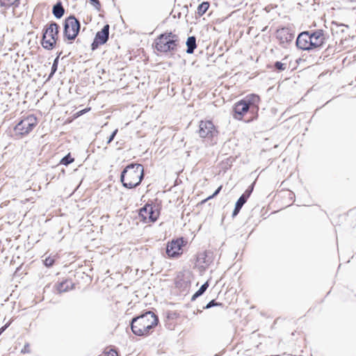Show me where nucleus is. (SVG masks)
I'll return each mask as SVG.
<instances>
[{"label": "nucleus", "instance_id": "nucleus-14", "mask_svg": "<svg viewBox=\"0 0 356 356\" xmlns=\"http://www.w3.org/2000/svg\"><path fill=\"white\" fill-rule=\"evenodd\" d=\"M249 110H250V108L243 102V100L238 102L235 104L234 107V118L237 120H241L243 115Z\"/></svg>", "mask_w": 356, "mask_h": 356}, {"label": "nucleus", "instance_id": "nucleus-32", "mask_svg": "<svg viewBox=\"0 0 356 356\" xmlns=\"http://www.w3.org/2000/svg\"><path fill=\"white\" fill-rule=\"evenodd\" d=\"M91 1V3L97 8L99 9L100 8V3L99 0H90Z\"/></svg>", "mask_w": 356, "mask_h": 356}, {"label": "nucleus", "instance_id": "nucleus-31", "mask_svg": "<svg viewBox=\"0 0 356 356\" xmlns=\"http://www.w3.org/2000/svg\"><path fill=\"white\" fill-rule=\"evenodd\" d=\"M117 133H118V129H115V131L111 134V135L110 136V137L108 138V140H107V144L111 143L113 140V139H114L115 136H116Z\"/></svg>", "mask_w": 356, "mask_h": 356}, {"label": "nucleus", "instance_id": "nucleus-4", "mask_svg": "<svg viewBox=\"0 0 356 356\" xmlns=\"http://www.w3.org/2000/svg\"><path fill=\"white\" fill-rule=\"evenodd\" d=\"M58 28L59 26L56 22L51 23L46 28L42 40V45L44 49L50 50L54 48L58 34Z\"/></svg>", "mask_w": 356, "mask_h": 356}, {"label": "nucleus", "instance_id": "nucleus-12", "mask_svg": "<svg viewBox=\"0 0 356 356\" xmlns=\"http://www.w3.org/2000/svg\"><path fill=\"white\" fill-rule=\"evenodd\" d=\"M296 46L302 50L309 51L312 49L309 31L300 33L296 40Z\"/></svg>", "mask_w": 356, "mask_h": 356}, {"label": "nucleus", "instance_id": "nucleus-3", "mask_svg": "<svg viewBox=\"0 0 356 356\" xmlns=\"http://www.w3.org/2000/svg\"><path fill=\"white\" fill-rule=\"evenodd\" d=\"M178 36L172 33L161 34L155 40V49L161 53H167L176 50L178 45Z\"/></svg>", "mask_w": 356, "mask_h": 356}, {"label": "nucleus", "instance_id": "nucleus-21", "mask_svg": "<svg viewBox=\"0 0 356 356\" xmlns=\"http://www.w3.org/2000/svg\"><path fill=\"white\" fill-rule=\"evenodd\" d=\"M209 8V3L207 1H204L200 3L197 7V14L200 16L203 15Z\"/></svg>", "mask_w": 356, "mask_h": 356}, {"label": "nucleus", "instance_id": "nucleus-17", "mask_svg": "<svg viewBox=\"0 0 356 356\" xmlns=\"http://www.w3.org/2000/svg\"><path fill=\"white\" fill-rule=\"evenodd\" d=\"M52 13L57 19H60L63 16L65 10L61 2H58L54 6Z\"/></svg>", "mask_w": 356, "mask_h": 356}, {"label": "nucleus", "instance_id": "nucleus-2", "mask_svg": "<svg viewBox=\"0 0 356 356\" xmlns=\"http://www.w3.org/2000/svg\"><path fill=\"white\" fill-rule=\"evenodd\" d=\"M143 177L144 168L143 165L131 163L122 170L120 180L125 188H133L140 184Z\"/></svg>", "mask_w": 356, "mask_h": 356}, {"label": "nucleus", "instance_id": "nucleus-5", "mask_svg": "<svg viewBox=\"0 0 356 356\" xmlns=\"http://www.w3.org/2000/svg\"><path fill=\"white\" fill-rule=\"evenodd\" d=\"M80 26L79 20L74 15H70L65 20L64 35L70 40H74L79 34Z\"/></svg>", "mask_w": 356, "mask_h": 356}, {"label": "nucleus", "instance_id": "nucleus-11", "mask_svg": "<svg viewBox=\"0 0 356 356\" xmlns=\"http://www.w3.org/2000/svg\"><path fill=\"white\" fill-rule=\"evenodd\" d=\"M309 33L312 49L318 48L324 44L325 38L323 30L309 31Z\"/></svg>", "mask_w": 356, "mask_h": 356}, {"label": "nucleus", "instance_id": "nucleus-22", "mask_svg": "<svg viewBox=\"0 0 356 356\" xmlns=\"http://www.w3.org/2000/svg\"><path fill=\"white\" fill-rule=\"evenodd\" d=\"M208 286H209V284L207 282H205L204 284H202L201 286V287L199 289V290L197 292H195V293L193 296L191 300H194L197 297L202 295L204 293V291L207 289Z\"/></svg>", "mask_w": 356, "mask_h": 356}, {"label": "nucleus", "instance_id": "nucleus-1", "mask_svg": "<svg viewBox=\"0 0 356 356\" xmlns=\"http://www.w3.org/2000/svg\"><path fill=\"white\" fill-rule=\"evenodd\" d=\"M158 317L152 312H147L131 320V328L133 333L138 336H144L157 325Z\"/></svg>", "mask_w": 356, "mask_h": 356}, {"label": "nucleus", "instance_id": "nucleus-18", "mask_svg": "<svg viewBox=\"0 0 356 356\" xmlns=\"http://www.w3.org/2000/svg\"><path fill=\"white\" fill-rule=\"evenodd\" d=\"M186 44L187 46L186 53L193 54L197 47L195 37V36L188 37Z\"/></svg>", "mask_w": 356, "mask_h": 356}, {"label": "nucleus", "instance_id": "nucleus-10", "mask_svg": "<svg viewBox=\"0 0 356 356\" xmlns=\"http://www.w3.org/2000/svg\"><path fill=\"white\" fill-rule=\"evenodd\" d=\"M276 38L283 47H286L293 39L294 33L289 28H282L277 31Z\"/></svg>", "mask_w": 356, "mask_h": 356}, {"label": "nucleus", "instance_id": "nucleus-8", "mask_svg": "<svg viewBox=\"0 0 356 356\" xmlns=\"http://www.w3.org/2000/svg\"><path fill=\"white\" fill-rule=\"evenodd\" d=\"M139 216L145 222H155L159 217V212L151 204H145L140 209Z\"/></svg>", "mask_w": 356, "mask_h": 356}, {"label": "nucleus", "instance_id": "nucleus-23", "mask_svg": "<svg viewBox=\"0 0 356 356\" xmlns=\"http://www.w3.org/2000/svg\"><path fill=\"white\" fill-rule=\"evenodd\" d=\"M60 54L54 59L53 65L51 66V73L49 75L47 80H49L55 74L58 68V59Z\"/></svg>", "mask_w": 356, "mask_h": 356}, {"label": "nucleus", "instance_id": "nucleus-27", "mask_svg": "<svg viewBox=\"0 0 356 356\" xmlns=\"http://www.w3.org/2000/svg\"><path fill=\"white\" fill-rule=\"evenodd\" d=\"M253 191V184H252L245 192L241 195V197H245V200H248L250 194Z\"/></svg>", "mask_w": 356, "mask_h": 356}, {"label": "nucleus", "instance_id": "nucleus-24", "mask_svg": "<svg viewBox=\"0 0 356 356\" xmlns=\"http://www.w3.org/2000/svg\"><path fill=\"white\" fill-rule=\"evenodd\" d=\"M74 159L72 158L70 154L69 153L61 159L60 163L64 165H68L69 164L72 163L74 161Z\"/></svg>", "mask_w": 356, "mask_h": 356}, {"label": "nucleus", "instance_id": "nucleus-19", "mask_svg": "<svg viewBox=\"0 0 356 356\" xmlns=\"http://www.w3.org/2000/svg\"><path fill=\"white\" fill-rule=\"evenodd\" d=\"M247 202L246 200H245V197H240L237 202H236L234 209L233 211L232 216H236L241 209L242 207L244 205V204Z\"/></svg>", "mask_w": 356, "mask_h": 356}, {"label": "nucleus", "instance_id": "nucleus-26", "mask_svg": "<svg viewBox=\"0 0 356 356\" xmlns=\"http://www.w3.org/2000/svg\"><path fill=\"white\" fill-rule=\"evenodd\" d=\"M253 191V184H252L245 192L241 195V197H245V200H248L250 194Z\"/></svg>", "mask_w": 356, "mask_h": 356}, {"label": "nucleus", "instance_id": "nucleus-30", "mask_svg": "<svg viewBox=\"0 0 356 356\" xmlns=\"http://www.w3.org/2000/svg\"><path fill=\"white\" fill-rule=\"evenodd\" d=\"M54 263V259L51 257H47L44 260V264L47 266H51Z\"/></svg>", "mask_w": 356, "mask_h": 356}, {"label": "nucleus", "instance_id": "nucleus-33", "mask_svg": "<svg viewBox=\"0 0 356 356\" xmlns=\"http://www.w3.org/2000/svg\"><path fill=\"white\" fill-rule=\"evenodd\" d=\"M108 356H118V353L114 350H111Z\"/></svg>", "mask_w": 356, "mask_h": 356}, {"label": "nucleus", "instance_id": "nucleus-7", "mask_svg": "<svg viewBox=\"0 0 356 356\" xmlns=\"http://www.w3.org/2000/svg\"><path fill=\"white\" fill-rule=\"evenodd\" d=\"M198 134L201 138L209 139L217 134V131L211 121L202 120L200 122Z\"/></svg>", "mask_w": 356, "mask_h": 356}, {"label": "nucleus", "instance_id": "nucleus-6", "mask_svg": "<svg viewBox=\"0 0 356 356\" xmlns=\"http://www.w3.org/2000/svg\"><path fill=\"white\" fill-rule=\"evenodd\" d=\"M36 124L37 118L33 115H29L15 126V130L21 135H25L31 131Z\"/></svg>", "mask_w": 356, "mask_h": 356}, {"label": "nucleus", "instance_id": "nucleus-28", "mask_svg": "<svg viewBox=\"0 0 356 356\" xmlns=\"http://www.w3.org/2000/svg\"><path fill=\"white\" fill-rule=\"evenodd\" d=\"M221 189H222V186H219V187L216 189V191L213 193V195H211L209 196L207 198H206L205 200H204L202 202V203H204V202H206L207 200H211V199L213 198L215 196H216V195L220 193V191H221Z\"/></svg>", "mask_w": 356, "mask_h": 356}, {"label": "nucleus", "instance_id": "nucleus-16", "mask_svg": "<svg viewBox=\"0 0 356 356\" xmlns=\"http://www.w3.org/2000/svg\"><path fill=\"white\" fill-rule=\"evenodd\" d=\"M73 285L72 281L65 280L56 285V290L59 293L67 292L72 289Z\"/></svg>", "mask_w": 356, "mask_h": 356}, {"label": "nucleus", "instance_id": "nucleus-15", "mask_svg": "<svg viewBox=\"0 0 356 356\" xmlns=\"http://www.w3.org/2000/svg\"><path fill=\"white\" fill-rule=\"evenodd\" d=\"M242 100L252 111L258 110L260 97L257 95H248Z\"/></svg>", "mask_w": 356, "mask_h": 356}, {"label": "nucleus", "instance_id": "nucleus-20", "mask_svg": "<svg viewBox=\"0 0 356 356\" xmlns=\"http://www.w3.org/2000/svg\"><path fill=\"white\" fill-rule=\"evenodd\" d=\"M19 5V0H0V6L9 8L11 6L17 7Z\"/></svg>", "mask_w": 356, "mask_h": 356}, {"label": "nucleus", "instance_id": "nucleus-29", "mask_svg": "<svg viewBox=\"0 0 356 356\" xmlns=\"http://www.w3.org/2000/svg\"><path fill=\"white\" fill-rule=\"evenodd\" d=\"M218 305H222V304L216 302V300H212L204 307V308L205 309H209V308H211L212 307L218 306Z\"/></svg>", "mask_w": 356, "mask_h": 356}, {"label": "nucleus", "instance_id": "nucleus-25", "mask_svg": "<svg viewBox=\"0 0 356 356\" xmlns=\"http://www.w3.org/2000/svg\"><path fill=\"white\" fill-rule=\"evenodd\" d=\"M274 66L275 68L279 72L284 71L286 69V64L280 61L275 62Z\"/></svg>", "mask_w": 356, "mask_h": 356}, {"label": "nucleus", "instance_id": "nucleus-13", "mask_svg": "<svg viewBox=\"0 0 356 356\" xmlns=\"http://www.w3.org/2000/svg\"><path fill=\"white\" fill-rule=\"evenodd\" d=\"M182 241L176 240L168 243L166 248V254L169 257H175L181 252Z\"/></svg>", "mask_w": 356, "mask_h": 356}, {"label": "nucleus", "instance_id": "nucleus-9", "mask_svg": "<svg viewBox=\"0 0 356 356\" xmlns=\"http://www.w3.org/2000/svg\"><path fill=\"white\" fill-rule=\"evenodd\" d=\"M109 25L106 24L101 31L96 33L95 39L91 44L92 50H95L99 45H102L108 41L109 36Z\"/></svg>", "mask_w": 356, "mask_h": 356}, {"label": "nucleus", "instance_id": "nucleus-34", "mask_svg": "<svg viewBox=\"0 0 356 356\" xmlns=\"http://www.w3.org/2000/svg\"><path fill=\"white\" fill-rule=\"evenodd\" d=\"M8 325H6L5 326L0 328V334L7 328Z\"/></svg>", "mask_w": 356, "mask_h": 356}]
</instances>
